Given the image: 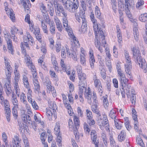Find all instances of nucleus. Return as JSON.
Here are the masks:
<instances>
[{
    "instance_id": "f257e3e1",
    "label": "nucleus",
    "mask_w": 147,
    "mask_h": 147,
    "mask_svg": "<svg viewBox=\"0 0 147 147\" xmlns=\"http://www.w3.org/2000/svg\"><path fill=\"white\" fill-rule=\"evenodd\" d=\"M133 57L136 60L135 62L138 63L140 67L143 70L145 73L146 72L147 68L146 61L144 59L141 58V53L138 49H136L135 47L132 48Z\"/></svg>"
},
{
    "instance_id": "f03ea898",
    "label": "nucleus",
    "mask_w": 147,
    "mask_h": 147,
    "mask_svg": "<svg viewBox=\"0 0 147 147\" xmlns=\"http://www.w3.org/2000/svg\"><path fill=\"white\" fill-rule=\"evenodd\" d=\"M119 80L123 88L125 89L127 96H129L130 94V85L128 83L129 80L126 78L125 75L122 72V71L117 72Z\"/></svg>"
},
{
    "instance_id": "7ed1b4c3",
    "label": "nucleus",
    "mask_w": 147,
    "mask_h": 147,
    "mask_svg": "<svg viewBox=\"0 0 147 147\" xmlns=\"http://www.w3.org/2000/svg\"><path fill=\"white\" fill-rule=\"evenodd\" d=\"M94 31L96 34L95 44L96 47H98L100 45V42L98 41L97 36H98L100 40L101 41L103 44H106V42L105 40V36L103 34L102 31L101 29L98 28V25H95L94 27Z\"/></svg>"
},
{
    "instance_id": "20e7f679",
    "label": "nucleus",
    "mask_w": 147,
    "mask_h": 147,
    "mask_svg": "<svg viewBox=\"0 0 147 147\" xmlns=\"http://www.w3.org/2000/svg\"><path fill=\"white\" fill-rule=\"evenodd\" d=\"M79 6L78 0H73V2L68 0L66 3L65 8L69 12L74 13L77 11Z\"/></svg>"
},
{
    "instance_id": "39448f33",
    "label": "nucleus",
    "mask_w": 147,
    "mask_h": 147,
    "mask_svg": "<svg viewBox=\"0 0 147 147\" xmlns=\"http://www.w3.org/2000/svg\"><path fill=\"white\" fill-rule=\"evenodd\" d=\"M75 16L76 20L79 22H82L83 23L87 22L85 12L83 11L82 9H80L79 12L76 13Z\"/></svg>"
},
{
    "instance_id": "423d86ee",
    "label": "nucleus",
    "mask_w": 147,
    "mask_h": 147,
    "mask_svg": "<svg viewBox=\"0 0 147 147\" xmlns=\"http://www.w3.org/2000/svg\"><path fill=\"white\" fill-rule=\"evenodd\" d=\"M54 5L55 9H56L57 11L59 12V13H61L64 17L67 16V13L61 5L57 2H54Z\"/></svg>"
},
{
    "instance_id": "0eeeda50",
    "label": "nucleus",
    "mask_w": 147,
    "mask_h": 147,
    "mask_svg": "<svg viewBox=\"0 0 147 147\" xmlns=\"http://www.w3.org/2000/svg\"><path fill=\"white\" fill-rule=\"evenodd\" d=\"M91 138L94 144H95L96 147H99V142L98 140H97V135L96 132L95 130H93L92 131L91 133Z\"/></svg>"
},
{
    "instance_id": "6e6552de",
    "label": "nucleus",
    "mask_w": 147,
    "mask_h": 147,
    "mask_svg": "<svg viewBox=\"0 0 147 147\" xmlns=\"http://www.w3.org/2000/svg\"><path fill=\"white\" fill-rule=\"evenodd\" d=\"M92 97L94 102V105H92L91 107L92 110L93 112L97 114H98V111L97 109V103L98 102V101L96 100V98L94 94L93 95Z\"/></svg>"
},
{
    "instance_id": "1a4fd4ad",
    "label": "nucleus",
    "mask_w": 147,
    "mask_h": 147,
    "mask_svg": "<svg viewBox=\"0 0 147 147\" xmlns=\"http://www.w3.org/2000/svg\"><path fill=\"white\" fill-rule=\"evenodd\" d=\"M67 16L64 17L63 18V25L66 30L68 33H72V29L68 26V22L67 19Z\"/></svg>"
},
{
    "instance_id": "9d476101",
    "label": "nucleus",
    "mask_w": 147,
    "mask_h": 147,
    "mask_svg": "<svg viewBox=\"0 0 147 147\" xmlns=\"http://www.w3.org/2000/svg\"><path fill=\"white\" fill-rule=\"evenodd\" d=\"M103 118L104 122H102V125L100 124V125L101 126L100 128L102 127V126H105V129L107 130H109V124L108 123V120L107 116L105 115H103Z\"/></svg>"
},
{
    "instance_id": "9b49d317",
    "label": "nucleus",
    "mask_w": 147,
    "mask_h": 147,
    "mask_svg": "<svg viewBox=\"0 0 147 147\" xmlns=\"http://www.w3.org/2000/svg\"><path fill=\"white\" fill-rule=\"evenodd\" d=\"M86 83L83 84L81 82H79V91L78 92V94L83 95V92L84 91L86 92Z\"/></svg>"
},
{
    "instance_id": "f8f14e48",
    "label": "nucleus",
    "mask_w": 147,
    "mask_h": 147,
    "mask_svg": "<svg viewBox=\"0 0 147 147\" xmlns=\"http://www.w3.org/2000/svg\"><path fill=\"white\" fill-rule=\"evenodd\" d=\"M21 3L22 4L25 11L28 12L30 9L29 6L30 5L29 0H20Z\"/></svg>"
},
{
    "instance_id": "ddd939ff",
    "label": "nucleus",
    "mask_w": 147,
    "mask_h": 147,
    "mask_svg": "<svg viewBox=\"0 0 147 147\" xmlns=\"http://www.w3.org/2000/svg\"><path fill=\"white\" fill-rule=\"evenodd\" d=\"M125 69L126 73L128 75L127 77L130 79L132 80V74L131 72V65H125Z\"/></svg>"
},
{
    "instance_id": "4468645a",
    "label": "nucleus",
    "mask_w": 147,
    "mask_h": 147,
    "mask_svg": "<svg viewBox=\"0 0 147 147\" xmlns=\"http://www.w3.org/2000/svg\"><path fill=\"white\" fill-rule=\"evenodd\" d=\"M7 48L9 50V52L13 55L14 53V51L13 50V47L11 40L10 39L7 38L6 41Z\"/></svg>"
},
{
    "instance_id": "2eb2a0df",
    "label": "nucleus",
    "mask_w": 147,
    "mask_h": 147,
    "mask_svg": "<svg viewBox=\"0 0 147 147\" xmlns=\"http://www.w3.org/2000/svg\"><path fill=\"white\" fill-rule=\"evenodd\" d=\"M25 55L26 57L25 58V59L26 61H27V65L29 68H32V67L34 65H33L32 63L31 60V58L29 56L26 55V53H25Z\"/></svg>"
},
{
    "instance_id": "dca6fc26",
    "label": "nucleus",
    "mask_w": 147,
    "mask_h": 147,
    "mask_svg": "<svg viewBox=\"0 0 147 147\" xmlns=\"http://www.w3.org/2000/svg\"><path fill=\"white\" fill-rule=\"evenodd\" d=\"M78 76L80 80L79 82H81L83 84L86 83V75L84 73H82L78 74Z\"/></svg>"
},
{
    "instance_id": "f3484780",
    "label": "nucleus",
    "mask_w": 147,
    "mask_h": 147,
    "mask_svg": "<svg viewBox=\"0 0 147 147\" xmlns=\"http://www.w3.org/2000/svg\"><path fill=\"white\" fill-rule=\"evenodd\" d=\"M125 137L126 133L124 131L122 130L118 135V138L119 141L122 142L125 139Z\"/></svg>"
},
{
    "instance_id": "a211bd4d",
    "label": "nucleus",
    "mask_w": 147,
    "mask_h": 147,
    "mask_svg": "<svg viewBox=\"0 0 147 147\" xmlns=\"http://www.w3.org/2000/svg\"><path fill=\"white\" fill-rule=\"evenodd\" d=\"M26 97L25 94L24 93H22L20 95V100L21 102L24 104L26 106L28 107V106L27 104V102L26 100Z\"/></svg>"
},
{
    "instance_id": "6ab92c4d",
    "label": "nucleus",
    "mask_w": 147,
    "mask_h": 147,
    "mask_svg": "<svg viewBox=\"0 0 147 147\" xmlns=\"http://www.w3.org/2000/svg\"><path fill=\"white\" fill-rule=\"evenodd\" d=\"M89 57L90 64L91 67L92 68L93 67L94 63L95 62V60L93 56V53L91 51L90 52Z\"/></svg>"
},
{
    "instance_id": "aec40b11",
    "label": "nucleus",
    "mask_w": 147,
    "mask_h": 147,
    "mask_svg": "<svg viewBox=\"0 0 147 147\" xmlns=\"http://www.w3.org/2000/svg\"><path fill=\"white\" fill-rule=\"evenodd\" d=\"M74 125L72 126H74V128L77 129H78L79 127V120L78 118L76 116L74 117Z\"/></svg>"
},
{
    "instance_id": "412c9836",
    "label": "nucleus",
    "mask_w": 147,
    "mask_h": 147,
    "mask_svg": "<svg viewBox=\"0 0 147 147\" xmlns=\"http://www.w3.org/2000/svg\"><path fill=\"white\" fill-rule=\"evenodd\" d=\"M114 121L115 124V126L118 129H121L122 127V123L123 122H121V121H120L118 119H114Z\"/></svg>"
},
{
    "instance_id": "4be33fe9",
    "label": "nucleus",
    "mask_w": 147,
    "mask_h": 147,
    "mask_svg": "<svg viewBox=\"0 0 147 147\" xmlns=\"http://www.w3.org/2000/svg\"><path fill=\"white\" fill-rule=\"evenodd\" d=\"M87 22L82 23L81 28L79 29L80 31L83 33L86 32L87 31Z\"/></svg>"
},
{
    "instance_id": "5701e85b",
    "label": "nucleus",
    "mask_w": 147,
    "mask_h": 147,
    "mask_svg": "<svg viewBox=\"0 0 147 147\" xmlns=\"http://www.w3.org/2000/svg\"><path fill=\"white\" fill-rule=\"evenodd\" d=\"M68 33L69 36L71 38L73 39L74 44H76L77 46H79V41L77 39L76 37L73 35L72 31V33H71V34H70V33Z\"/></svg>"
},
{
    "instance_id": "b1692460",
    "label": "nucleus",
    "mask_w": 147,
    "mask_h": 147,
    "mask_svg": "<svg viewBox=\"0 0 147 147\" xmlns=\"http://www.w3.org/2000/svg\"><path fill=\"white\" fill-rule=\"evenodd\" d=\"M30 69L32 70V76L33 78V80H37L38 76H37V73H36V70L35 66H33L32 68Z\"/></svg>"
},
{
    "instance_id": "393cba45",
    "label": "nucleus",
    "mask_w": 147,
    "mask_h": 147,
    "mask_svg": "<svg viewBox=\"0 0 147 147\" xmlns=\"http://www.w3.org/2000/svg\"><path fill=\"white\" fill-rule=\"evenodd\" d=\"M34 89L37 91H38L40 90V86L38 80H33Z\"/></svg>"
},
{
    "instance_id": "a878e982",
    "label": "nucleus",
    "mask_w": 147,
    "mask_h": 147,
    "mask_svg": "<svg viewBox=\"0 0 147 147\" xmlns=\"http://www.w3.org/2000/svg\"><path fill=\"white\" fill-rule=\"evenodd\" d=\"M23 140L24 143L25 147H30L29 144L28 140V138L24 134L22 135Z\"/></svg>"
},
{
    "instance_id": "bb28decb",
    "label": "nucleus",
    "mask_w": 147,
    "mask_h": 147,
    "mask_svg": "<svg viewBox=\"0 0 147 147\" xmlns=\"http://www.w3.org/2000/svg\"><path fill=\"white\" fill-rule=\"evenodd\" d=\"M55 22L57 26V28L58 29V30L60 31H62V26L61 24V23L59 19L58 18L55 19Z\"/></svg>"
},
{
    "instance_id": "cd10ccee",
    "label": "nucleus",
    "mask_w": 147,
    "mask_h": 147,
    "mask_svg": "<svg viewBox=\"0 0 147 147\" xmlns=\"http://www.w3.org/2000/svg\"><path fill=\"white\" fill-rule=\"evenodd\" d=\"M42 28L44 33L48 34V31L47 30V26L45 24L44 21H41Z\"/></svg>"
},
{
    "instance_id": "c85d7f7f",
    "label": "nucleus",
    "mask_w": 147,
    "mask_h": 147,
    "mask_svg": "<svg viewBox=\"0 0 147 147\" xmlns=\"http://www.w3.org/2000/svg\"><path fill=\"white\" fill-rule=\"evenodd\" d=\"M139 19L140 21L145 22L147 20V13H145L141 14L139 17Z\"/></svg>"
},
{
    "instance_id": "c756f323",
    "label": "nucleus",
    "mask_w": 147,
    "mask_h": 147,
    "mask_svg": "<svg viewBox=\"0 0 147 147\" xmlns=\"http://www.w3.org/2000/svg\"><path fill=\"white\" fill-rule=\"evenodd\" d=\"M95 13L96 16L98 18L100 19L101 18V13L99 8L97 6L95 7Z\"/></svg>"
},
{
    "instance_id": "7c9ffc66",
    "label": "nucleus",
    "mask_w": 147,
    "mask_h": 147,
    "mask_svg": "<svg viewBox=\"0 0 147 147\" xmlns=\"http://www.w3.org/2000/svg\"><path fill=\"white\" fill-rule=\"evenodd\" d=\"M50 26V31L52 34H54L55 33V27L54 23L53 22H51L49 24Z\"/></svg>"
},
{
    "instance_id": "2f4dec72",
    "label": "nucleus",
    "mask_w": 147,
    "mask_h": 147,
    "mask_svg": "<svg viewBox=\"0 0 147 147\" xmlns=\"http://www.w3.org/2000/svg\"><path fill=\"white\" fill-rule=\"evenodd\" d=\"M94 76V86L96 87H97L101 85V83L100 80L96 78V76L95 75Z\"/></svg>"
},
{
    "instance_id": "473e14b6",
    "label": "nucleus",
    "mask_w": 147,
    "mask_h": 147,
    "mask_svg": "<svg viewBox=\"0 0 147 147\" xmlns=\"http://www.w3.org/2000/svg\"><path fill=\"white\" fill-rule=\"evenodd\" d=\"M78 129H76L74 128V127H73V130L74 135L75 137V138L76 140H78L80 138V135L79 132H78Z\"/></svg>"
},
{
    "instance_id": "72a5a7b5",
    "label": "nucleus",
    "mask_w": 147,
    "mask_h": 147,
    "mask_svg": "<svg viewBox=\"0 0 147 147\" xmlns=\"http://www.w3.org/2000/svg\"><path fill=\"white\" fill-rule=\"evenodd\" d=\"M134 37L136 40L137 41L138 39V36H139L138 29L135 28L134 29Z\"/></svg>"
},
{
    "instance_id": "f704fd0d",
    "label": "nucleus",
    "mask_w": 147,
    "mask_h": 147,
    "mask_svg": "<svg viewBox=\"0 0 147 147\" xmlns=\"http://www.w3.org/2000/svg\"><path fill=\"white\" fill-rule=\"evenodd\" d=\"M103 103L105 107L106 108L109 105L108 100L107 99V95H105V96H103Z\"/></svg>"
},
{
    "instance_id": "c9c22d12",
    "label": "nucleus",
    "mask_w": 147,
    "mask_h": 147,
    "mask_svg": "<svg viewBox=\"0 0 147 147\" xmlns=\"http://www.w3.org/2000/svg\"><path fill=\"white\" fill-rule=\"evenodd\" d=\"M136 142L137 144L141 146L144 147V145L143 140L139 137H137L136 138Z\"/></svg>"
},
{
    "instance_id": "e433bc0d",
    "label": "nucleus",
    "mask_w": 147,
    "mask_h": 147,
    "mask_svg": "<svg viewBox=\"0 0 147 147\" xmlns=\"http://www.w3.org/2000/svg\"><path fill=\"white\" fill-rule=\"evenodd\" d=\"M12 102L13 105H17L18 102V100L16 98V96L15 94H13L11 98Z\"/></svg>"
},
{
    "instance_id": "4c0bfd02",
    "label": "nucleus",
    "mask_w": 147,
    "mask_h": 147,
    "mask_svg": "<svg viewBox=\"0 0 147 147\" xmlns=\"http://www.w3.org/2000/svg\"><path fill=\"white\" fill-rule=\"evenodd\" d=\"M144 3V1L143 0H138L136 5V7L138 9H140L141 6H142Z\"/></svg>"
},
{
    "instance_id": "58836bf2",
    "label": "nucleus",
    "mask_w": 147,
    "mask_h": 147,
    "mask_svg": "<svg viewBox=\"0 0 147 147\" xmlns=\"http://www.w3.org/2000/svg\"><path fill=\"white\" fill-rule=\"evenodd\" d=\"M80 2L82 7L83 9H82L83 11L85 12V11L86 10V2L83 0H81Z\"/></svg>"
},
{
    "instance_id": "ea45409f",
    "label": "nucleus",
    "mask_w": 147,
    "mask_h": 147,
    "mask_svg": "<svg viewBox=\"0 0 147 147\" xmlns=\"http://www.w3.org/2000/svg\"><path fill=\"white\" fill-rule=\"evenodd\" d=\"M109 140L111 147H115V143L112 136L111 135L110 136Z\"/></svg>"
},
{
    "instance_id": "a19ab883",
    "label": "nucleus",
    "mask_w": 147,
    "mask_h": 147,
    "mask_svg": "<svg viewBox=\"0 0 147 147\" xmlns=\"http://www.w3.org/2000/svg\"><path fill=\"white\" fill-rule=\"evenodd\" d=\"M125 10L127 16L129 19H131L130 20L131 21V20H132V16L130 11L129 9H125Z\"/></svg>"
},
{
    "instance_id": "79ce46f5",
    "label": "nucleus",
    "mask_w": 147,
    "mask_h": 147,
    "mask_svg": "<svg viewBox=\"0 0 147 147\" xmlns=\"http://www.w3.org/2000/svg\"><path fill=\"white\" fill-rule=\"evenodd\" d=\"M115 113V111L112 109L111 110V111L110 113L109 114V115L110 117L112 119H116L115 118L116 117Z\"/></svg>"
},
{
    "instance_id": "37998d69",
    "label": "nucleus",
    "mask_w": 147,
    "mask_h": 147,
    "mask_svg": "<svg viewBox=\"0 0 147 147\" xmlns=\"http://www.w3.org/2000/svg\"><path fill=\"white\" fill-rule=\"evenodd\" d=\"M90 18L91 21L94 24V26L95 25H98V27L99 28V26L98 25L95 24H94L96 23V20L95 19L94 15L92 13H91L90 15Z\"/></svg>"
},
{
    "instance_id": "c03bdc74",
    "label": "nucleus",
    "mask_w": 147,
    "mask_h": 147,
    "mask_svg": "<svg viewBox=\"0 0 147 147\" xmlns=\"http://www.w3.org/2000/svg\"><path fill=\"white\" fill-rule=\"evenodd\" d=\"M54 131L56 135L60 134V131L59 126L57 125L55 126L54 128Z\"/></svg>"
},
{
    "instance_id": "a18cd8bd",
    "label": "nucleus",
    "mask_w": 147,
    "mask_h": 147,
    "mask_svg": "<svg viewBox=\"0 0 147 147\" xmlns=\"http://www.w3.org/2000/svg\"><path fill=\"white\" fill-rule=\"evenodd\" d=\"M85 95L86 98L87 97H89V98H92L91 94L89 88H88L87 92H85Z\"/></svg>"
},
{
    "instance_id": "49530a36",
    "label": "nucleus",
    "mask_w": 147,
    "mask_h": 147,
    "mask_svg": "<svg viewBox=\"0 0 147 147\" xmlns=\"http://www.w3.org/2000/svg\"><path fill=\"white\" fill-rule=\"evenodd\" d=\"M87 117L88 119H91L92 118V112L88 109L86 111Z\"/></svg>"
},
{
    "instance_id": "de8ad7c7",
    "label": "nucleus",
    "mask_w": 147,
    "mask_h": 147,
    "mask_svg": "<svg viewBox=\"0 0 147 147\" xmlns=\"http://www.w3.org/2000/svg\"><path fill=\"white\" fill-rule=\"evenodd\" d=\"M49 106L50 109L54 111L56 107V105L54 102H51L49 103Z\"/></svg>"
},
{
    "instance_id": "09e8293b",
    "label": "nucleus",
    "mask_w": 147,
    "mask_h": 147,
    "mask_svg": "<svg viewBox=\"0 0 147 147\" xmlns=\"http://www.w3.org/2000/svg\"><path fill=\"white\" fill-rule=\"evenodd\" d=\"M12 11H10V12L9 13V16L11 20L13 21L14 22L15 20V14L13 12V11L12 10Z\"/></svg>"
},
{
    "instance_id": "8fccbe9b",
    "label": "nucleus",
    "mask_w": 147,
    "mask_h": 147,
    "mask_svg": "<svg viewBox=\"0 0 147 147\" xmlns=\"http://www.w3.org/2000/svg\"><path fill=\"white\" fill-rule=\"evenodd\" d=\"M80 61L82 64L83 65H85L86 59L84 56L83 55H80Z\"/></svg>"
},
{
    "instance_id": "3c124183",
    "label": "nucleus",
    "mask_w": 147,
    "mask_h": 147,
    "mask_svg": "<svg viewBox=\"0 0 147 147\" xmlns=\"http://www.w3.org/2000/svg\"><path fill=\"white\" fill-rule=\"evenodd\" d=\"M105 52L107 57L108 58L109 60L110 59H111V55L109 49L107 48H105Z\"/></svg>"
},
{
    "instance_id": "603ef678",
    "label": "nucleus",
    "mask_w": 147,
    "mask_h": 147,
    "mask_svg": "<svg viewBox=\"0 0 147 147\" xmlns=\"http://www.w3.org/2000/svg\"><path fill=\"white\" fill-rule=\"evenodd\" d=\"M46 114L47 115V116H52V117L53 116L56 119V116L55 115V114H53L51 112V111L50 110H49L48 109L47 111L46 112Z\"/></svg>"
},
{
    "instance_id": "864d4df0",
    "label": "nucleus",
    "mask_w": 147,
    "mask_h": 147,
    "mask_svg": "<svg viewBox=\"0 0 147 147\" xmlns=\"http://www.w3.org/2000/svg\"><path fill=\"white\" fill-rule=\"evenodd\" d=\"M36 39L40 42H42V36L40 33L35 34Z\"/></svg>"
},
{
    "instance_id": "5fc2aeb1",
    "label": "nucleus",
    "mask_w": 147,
    "mask_h": 147,
    "mask_svg": "<svg viewBox=\"0 0 147 147\" xmlns=\"http://www.w3.org/2000/svg\"><path fill=\"white\" fill-rule=\"evenodd\" d=\"M131 101L132 104H135L136 101V96L135 94L131 95Z\"/></svg>"
},
{
    "instance_id": "6e6d98bb",
    "label": "nucleus",
    "mask_w": 147,
    "mask_h": 147,
    "mask_svg": "<svg viewBox=\"0 0 147 147\" xmlns=\"http://www.w3.org/2000/svg\"><path fill=\"white\" fill-rule=\"evenodd\" d=\"M84 127L85 132L89 133L90 131L89 128L88 127V125L86 123L84 124Z\"/></svg>"
},
{
    "instance_id": "4d7b16f0",
    "label": "nucleus",
    "mask_w": 147,
    "mask_h": 147,
    "mask_svg": "<svg viewBox=\"0 0 147 147\" xmlns=\"http://www.w3.org/2000/svg\"><path fill=\"white\" fill-rule=\"evenodd\" d=\"M2 137L3 138V140L4 142H5V145H6L7 147V143L6 142L7 140V136L5 132H3L2 134Z\"/></svg>"
},
{
    "instance_id": "13d9d810",
    "label": "nucleus",
    "mask_w": 147,
    "mask_h": 147,
    "mask_svg": "<svg viewBox=\"0 0 147 147\" xmlns=\"http://www.w3.org/2000/svg\"><path fill=\"white\" fill-rule=\"evenodd\" d=\"M12 114L15 118L17 119L18 117L17 111L14 108H13L12 109Z\"/></svg>"
},
{
    "instance_id": "bf43d9fd",
    "label": "nucleus",
    "mask_w": 147,
    "mask_h": 147,
    "mask_svg": "<svg viewBox=\"0 0 147 147\" xmlns=\"http://www.w3.org/2000/svg\"><path fill=\"white\" fill-rule=\"evenodd\" d=\"M76 69L78 75L82 73V68L80 65H78L76 67Z\"/></svg>"
},
{
    "instance_id": "052dcab7",
    "label": "nucleus",
    "mask_w": 147,
    "mask_h": 147,
    "mask_svg": "<svg viewBox=\"0 0 147 147\" xmlns=\"http://www.w3.org/2000/svg\"><path fill=\"white\" fill-rule=\"evenodd\" d=\"M30 16L29 14H27L25 16V21L28 22V24H30V23L32 22L30 21Z\"/></svg>"
},
{
    "instance_id": "680f3d73",
    "label": "nucleus",
    "mask_w": 147,
    "mask_h": 147,
    "mask_svg": "<svg viewBox=\"0 0 147 147\" xmlns=\"http://www.w3.org/2000/svg\"><path fill=\"white\" fill-rule=\"evenodd\" d=\"M33 108L35 110L37 109L38 108V107L35 101L34 100L31 103Z\"/></svg>"
},
{
    "instance_id": "e2e57ef3",
    "label": "nucleus",
    "mask_w": 147,
    "mask_h": 147,
    "mask_svg": "<svg viewBox=\"0 0 147 147\" xmlns=\"http://www.w3.org/2000/svg\"><path fill=\"white\" fill-rule=\"evenodd\" d=\"M113 53L114 54V56L115 57H117L118 55V52L117 49L115 46H114L113 49Z\"/></svg>"
},
{
    "instance_id": "0e129e2a",
    "label": "nucleus",
    "mask_w": 147,
    "mask_h": 147,
    "mask_svg": "<svg viewBox=\"0 0 147 147\" xmlns=\"http://www.w3.org/2000/svg\"><path fill=\"white\" fill-rule=\"evenodd\" d=\"M125 9H129V7H130V4L128 2V0H125Z\"/></svg>"
},
{
    "instance_id": "69168bd1",
    "label": "nucleus",
    "mask_w": 147,
    "mask_h": 147,
    "mask_svg": "<svg viewBox=\"0 0 147 147\" xmlns=\"http://www.w3.org/2000/svg\"><path fill=\"white\" fill-rule=\"evenodd\" d=\"M5 110V111L6 116L10 115L11 111L10 110V108L9 107H6Z\"/></svg>"
},
{
    "instance_id": "338daca9",
    "label": "nucleus",
    "mask_w": 147,
    "mask_h": 147,
    "mask_svg": "<svg viewBox=\"0 0 147 147\" xmlns=\"http://www.w3.org/2000/svg\"><path fill=\"white\" fill-rule=\"evenodd\" d=\"M56 51L57 52H59L61 50V45L60 43L57 44L56 45Z\"/></svg>"
},
{
    "instance_id": "774afa93",
    "label": "nucleus",
    "mask_w": 147,
    "mask_h": 147,
    "mask_svg": "<svg viewBox=\"0 0 147 147\" xmlns=\"http://www.w3.org/2000/svg\"><path fill=\"white\" fill-rule=\"evenodd\" d=\"M113 82L114 86L116 88H118V82L117 80L116 79H114L113 80Z\"/></svg>"
}]
</instances>
